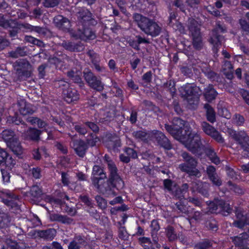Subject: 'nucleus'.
Segmentation results:
<instances>
[{
	"label": "nucleus",
	"instance_id": "nucleus-1",
	"mask_svg": "<svg viewBox=\"0 0 249 249\" xmlns=\"http://www.w3.org/2000/svg\"><path fill=\"white\" fill-rule=\"evenodd\" d=\"M165 127L175 139L182 142L192 153L199 155L205 150L199 135L193 132L182 119L175 118L173 120V126L165 124Z\"/></svg>",
	"mask_w": 249,
	"mask_h": 249
},
{
	"label": "nucleus",
	"instance_id": "nucleus-2",
	"mask_svg": "<svg viewBox=\"0 0 249 249\" xmlns=\"http://www.w3.org/2000/svg\"><path fill=\"white\" fill-rule=\"evenodd\" d=\"M133 18L139 27L146 35L152 37L160 35L161 28L156 22L139 14H135Z\"/></svg>",
	"mask_w": 249,
	"mask_h": 249
},
{
	"label": "nucleus",
	"instance_id": "nucleus-3",
	"mask_svg": "<svg viewBox=\"0 0 249 249\" xmlns=\"http://www.w3.org/2000/svg\"><path fill=\"white\" fill-rule=\"evenodd\" d=\"M109 171L110 172V179L108 185L104 186L108 190L107 193H105L107 196H114L116 195L115 192L112 190V187H116L118 189L122 188L124 184L123 180L117 174V169L114 163L111 160H107Z\"/></svg>",
	"mask_w": 249,
	"mask_h": 249
},
{
	"label": "nucleus",
	"instance_id": "nucleus-4",
	"mask_svg": "<svg viewBox=\"0 0 249 249\" xmlns=\"http://www.w3.org/2000/svg\"><path fill=\"white\" fill-rule=\"evenodd\" d=\"M184 163L179 165L178 168L182 172H186L191 176H198L200 173L196 168L197 161L186 152L182 154Z\"/></svg>",
	"mask_w": 249,
	"mask_h": 249
},
{
	"label": "nucleus",
	"instance_id": "nucleus-5",
	"mask_svg": "<svg viewBox=\"0 0 249 249\" xmlns=\"http://www.w3.org/2000/svg\"><path fill=\"white\" fill-rule=\"evenodd\" d=\"M179 92L184 97L190 104H194L197 102L198 97L199 89L192 84H187L179 88Z\"/></svg>",
	"mask_w": 249,
	"mask_h": 249
},
{
	"label": "nucleus",
	"instance_id": "nucleus-6",
	"mask_svg": "<svg viewBox=\"0 0 249 249\" xmlns=\"http://www.w3.org/2000/svg\"><path fill=\"white\" fill-rule=\"evenodd\" d=\"M92 175V180L94 186L101 193H107L108 190L104 186L108 185V183H105L102 185L100 184L102 183L101 180L106 178V175L103 170L100 166L95 165L93 167Z\"/></svg>",
	"mask_w": 249,
	"mask_h": 249
},
{
	"label": "nucleus",
	"instance_id": "nucleus-7",
	"mask_svg": "<svg viewBox=\"0 0 249 249\" xmlns=\"http://www.w3.org/2000/svg\"><path fill=\"white\" fill-rule=\"evenodd\" d=\"M199 26V23L196 20L193 18L189 19L188 28L193 37V45L197 49H200L202 45Z\"/></svg>",
	"mask_w": 249,
	"mask_h": 249
},
{
	"label": "nucleus",
	"instance_id": "nucleus-8",
	"mask_svg": "<svg viewBox=\"0 0 249 249\" xmlns=\"http://www.w3.org/2000/svg\"><path fill=\"white\" fill-rule=\"evenodd\" d=\"M16 73L20 78L27 77L30 75L32 67L30 63L26 59H22L17 61L14 64Z\"/></svg>",
	"mask_w": 249,
	"mask_h": 249
},
{
	"label": "nucleus",
	"instance_id": "nucleus-9",
	"mask_svg": "<svg viewBox=\"0 0 249 249\" xmlns=\"http://www.w3.org/2000/svg\"><path fill=\"white\" fill-rule=\"evenodd\" d=\"M84 74L85 79L90 87L99 91L103 90L104 84L101 80L95 76L90 71L85 69L84 71Z\"/></svg>",
	"mask_w": 249,
	"mask_h": 249
},
{
	"label": "nucleus",
	"instance_id": "nucleus-10",
	"mask_svg": "<svg viewBox=\"0 0 249 249\" xmlns=\"http://www.w3.org/2000/svg\"><path fill=\"white\" fill-rule=\"evenodd\" d=\"M208 206L209 211L211 213L221 212L223 214L226 215L230 213L231 211L230 205L223 200L210 202Z\"/></svg>",
	"mask_w": 249,
	"mask_h": 249
},
{
	"label": "nucleus",
	"instance_id": "nucleus-11",
	"mask_svg": "<svg viewBox=\"0 0 249 249\" xmlns=\"http://www.w3.org/2000/svg\"><path fill=\"white\" fill-rule=\"evenodd\" d=\"M228 133L242 148L246 149L249 146V137L245 131H241L236 133L235 131L229 129Z\"/></svg>",
	"mask_w": 249,
	"mask_h": 249
},
{
	"label": "nucleus",
	"instance_id": "nucleus-12",
	"mask_svg": "<svg viewBox=\"0 0 249 249\" xmlns=\"http://www.w3.org/2000/svg\"><path fill=\"white\" fill-rule=\"evenodd\" d=\"M203 131L208 135L210 136L217 142L220 143L224 142V139L219 133L212 126L206 122L201 124Z\"/></svg>",
	"mask_w": 249,
	"mask_h": 249
},
{
	"label": "nucleus",
	"instance_id": "nucleus-13",
	"mask_svg": "<svg viewBox=\"0 0 249 249\" xmlns=\"http://www.w3.org/2000/svg\"><path fill=\"white\" fill-rule=\"evenodd\" d=\"M224 31V29L221 26H219L216 30H214L212 31L211 38L210 39V42L213 45V51L216 53L218 51V48L221 46V42L222 41V37L217 34V31Z\"/></svg>",
	"mask_w": 249,
	"mask_h": 249
},
{
	"label": "nucleus",
	"instance_id": "nucleus-14",
	"mask_svg": "<svg viewBox=\"0 0 249 249\" xmlns=\"http://www.w3.org/2000/svg\"><path fill=\"white\" fill-rule=\"evenodd\" d=\"M5 162L7 170H11L16 164V161L6 152L0 148V164Z\"/></svg>",
	"mask_w": 249,
	"mask_h": 249
},
{
	"label": "nucleus",
	"instance_id": "nucleus-15",
	"mask_svg": "<svg viewBox=\"0 0 249 249\" xmlns=\"http://www.w3.org/2000/svg\"><path fill=\"white\" fill-rule=\"evenodd\" d=\"M63 93L65 101L68 103L76 101L79 98L77 90L71 88L69 87L67 89H63Z\"/></svg>",
	"mask_w": 249,
	"mask_h": 249
},
{
	"label": "nucleus",
	"instance_id": "nucleus-16",
	"mask_svg": "<svg viewBox=\"0 0 249 249\" xmlns=\"http://www.w3.org/2000/svg\"><path fill=\"white\" fill-rule=\"evenodd\" d=\"M191 185L192 186L191 187L193 192L198 191L204 196L208 195V188L209 186L208 183L196 181L192 182Z\"/></svg>",
	"mask_w": 249,
	"mask_h": 249
},
{
	"label": "nucleus",
	"instance_id": "nucleus-17",
	"mask_svg": "<svg viewBox=\"0 0 249 249\" xmlns=\"http://www.w3.org/2000/svg\"><path fill=\"white\" fill-rule=\"evenodd\" d=\"M18 106L19 111L23 116L32 114L34 112L32 106L27 104L24 100H20L18 102Z\"/></svg>",
	"mask_w": 249,
	"mask_h": 249
},
{
	"label": "nucleus",
	"instance_id": "nucleus-18",
	"mask_svg": "<svg viewBox=\"0 0 249 249\" xmlns=\"http://www.w3.org/2000/svg\"><path fill=\"white\" fill-rule=\"evenodd\" d=\"M249 237L248 234L244 232L238 236L232 237L231 239L236 246L241 248L247 245Z\"/></svg>",
	"mask_w": 249,
	"mask_h": 249
},
{
	"label": "nucleus",
	"instance_id": "nucleus-19",
	"mask_svg": "<svg viewBox=\"0 0 249 249\" xmlns=\"http://www.w3.org/2000/svg\"><path fill=\"white\" fill-rule=\"evenodd\" d=\"M53 21L56 26L62 30H68L70 27V21L61 15L55 17Z\"/></svg>",
	"mask_w": 249,
	"mask_h": 249
},
{
	"label": "nucleus",
	"instance_id": "nucleus-20",
	"mask_svg": "<svg viewBox=\"0 0 249 249\" xmlns=\"http://www.w3.org/2000/svg\"><path fill=\"white\" fill-rule=\"evenodd\" d=\"M236 214L237 220L233 223L235 227L242 228L246 224H249V217H248L247 214H244L240 211H237Z\"/></svg>",
	"mask_w": 249,
	"mask_h": 249
},
{
	"label": "nucleus",
	"instance_id": "nucleus-21",
	"mask_svg": "<svg viewBox=\"0 0 249 249\" xmlns=\"http://www.w3.org/2000/svg\"><path fill=\"white\" fill-rule=\"evenodd\" d=\"M156 138L159 143L165 149L169 150L172 148L168 139L163 133L157 132Z\"/></svg>",
	"mask_w": 249,
	"mask_h": 249
},
{
	"label": "nucleus",
	"instance_id": "nucleus-22",
	"mask_svg": "<svg viewBox=\"0 0 249 249\" xmlns=\"http://www.w3.org/2000/svg\"><path fill=\"white\" fill-rule=\"evenodd\" d=\"M18 198V196L12 194L9 191H0V200L7 205H11V201L13 199Z\"/></svg>",
	"mask_w": 249,
	"mask_h": 249
},
{
	"label": "nucleus",
	"instance_id": "nucleus-23",
	"mask_svg": "<svg viewBox=\"0 0 249 249\" xmlns=\"http://www.w3.org/2000/svg\"><path fill=\"white\" fill-rule=\"evenodd\" d=\"M199 2V0H177L175 5L182 11H184L185 6L187 5L191 7H195Z\"/></svg>",
	"mask_w": 249,
	"mask_h": 249
},
{
	"label": "nucleus",
	"instance_id": "nucleus-24",
	"mask_svg": "<svg viewBox=\"0 0 249 249\" xmlns=\"http://www.w3.org/2000/svg\"><path fill=\"white\" fill-rule=\"evenodd\" d=\"M73 147L77 155L81 157H84L87 148L85 143L82 141H76L73 142Z\"/></svg>",
	"mask_w": 249,
	"mask_h": 249
},
{
	"label": "nucleus",
	"instance_id": "nucleus-25",
	"mask_svg": "<svg viewBox=\"0 0 249 249\" xmlns=\"http://www.w3.org/2000/svg\"><path fill=\"white\" fill-rule=\"evenodd\" d=\"M169 24L176 30H178L180 33H184L185 29L182 24L176 19V15L175 13H170L169 18Z\"/></svg>",
	"mask_w": 249,
	"mask_h": 249
},
{
	"label": "nucleus",
	"instance_id": "nucleus-26",
	"mask_svg": "<svg viewBox=\"0 0 249 249\" xmlns=\"http://www.w3.org/2000/svg\"><path fill=\"white\" fill-rule=\"evenodd\" d=\"M217 95V92L213 89L212 85H209L204 89V96L206 100L211 102L214 100Z\"/></svg>",
	"mask_w": 249,
	"mask_h": 249
},
{
	"label": "nucleus",
	"instance_id": "nucleus-27",
	"mask_svg": "<svg viewBox=\"0 0 249 249\" xmlns=\"http://www.w3.org/2000/svg\"><path fill=\"white\" fill-rule=\"evenodd\" d=\"M50 219L52 221H57L65 224H69L72 222V220L70 217L58 213L51 214Z\"/></svg>",
	"mask_w": 249,
	"mask_h": 249
},
{
	"label": "nucleus",
	"instance_id": "nucleus-28",
	"mask_svg": "<svg viewBox=\"0 0 249 249\" xmlns=\"http://www.w3.org/2000/svg\"><path fill=\"white\" fill-rule=\"evenodd\" d=\"M41 131L37 129L30 128L26 132L23 133V136L26 139L38 140Z\"/></svg>",
	"mask_w": 249,
	"mask_h": 249
},
{
	"label": "nucleus",
	"instance_id": "nucleus-29",
	"mask_svg": "<svg viewBox=\"0 0 249 249\" xmlns=\"http://www.w3.org/2000/svg\"><path fill=\"white\" fill-rule=\"evenodd\" d=\"M8 146L15 154L20 155L22 153V147L18 137L10 142Z\"/></svg>",
	"mask_w": 249,
	"mask_h": 249
},
{
	"label": "nucleus",
	"instance_id": "nucleus-30",
	"mask_svg": "<svg viewBox=\"0 0 249 249\" xmlns=\"http://www.w3.org/2000/svg\"><path fill=\"white\" fill-rule=\"evenodd\" d=\"M1 136L4 141L7 143V145H8L9 143L12 142L15 138L17 137L14 132L10 129L3 130L1 133Z\"/></svg>",
	"mask_w": 249,
	"mask_h": 249
},
{
	"label": "nucleus",
	"instance_id": "nucleus-31",
	"mask_svg": "<svg viewBox=\"0 0 249 249\" xmlns=\"http://www.w3.org/2000/svg\"><path fill=\"white\" fill-rule=\"evenodd\" d=\"M62 46L70 51L80 52L84 49L83 45L80 44H75L71 42H64L62 43Z\"/></svg>",
	"mask_w": 249,
	"mask_h": 249
},
{
	"label": "nucleus",
	"instance_id": "nucleus-32",
	"mask_svg": "<svg viewBox=\"0 0 249 249\" xmlns=\"http://www.w3.org/2000/svg\"><path fill=\"white\" fill-rule=\"evenodd\" d=\"M78 18L84 21H89L91 17V14L90 12L85 8H81L79 9L78 12L77 13Z\"/></svg>",
	"mask_w": 249,
	"mask_h": 249
},
{
	"label": "nucleus",
	"instance_id": "nucleus-33",
	"mask_svg": "<svg viewBox=\"0 0 249 249\" xmlns=\"http://www.w3.org/2000/svg\"><path fill=\"white\" fill-rule=\"evenodd\" d=\"M55 230L50 229L46 231H42L39 232V236L42 238L48 240H52L55 236Z\"/></svg>",
	"mask_w": 249,
	"mask_h": 249
},
{
	"label": "nucleus",
	"instance_id": "nucleus-34",
	"mask_svg": "<svg viewBox=\"0 0 249 249\" xmlns=\"http://www.w3.org/2000/svg\"><path fill=\"white\" fill-rule=\"evenodd\" d=\"M224 74L227 78L231 79L232 78L233 67L230 62L226 61L222 68Z\"/></svg>",
	"mask_w": 249,
	"mask_h": 249
},
{
	"label": "nucleus",
	"instance_id": "nucleus-35",
	"mask_svg": "<svg viewBox=\"0 0 249 249\" xmlns=\"http://www.w3.org/2000/svg\"><path fill=\"white\" fill-rule=\"evenodd\" d=\"M78 36L83 40L93 39L95 37L94 33L89 28L85 29L83 32L79 33Z\"/></svg>",
	"mask_w": 249,
	"mask_h": 249
},
{
	"label": "nucleus",
	"instance_id": "nucleus-36",
	"mask_svg": "<svg viewBox=\"0 0 249 249\" xmlns=\"http://www.w3.org/2000/svg\"><path fill=\"white\" fill-rule=\"evenodd\" d=\"M9 56L17 58L20 56H23L26 55V52L25 51V48L24 47H18L15 50L11 51L8 53Z\"/></svg>",
	"mask_w": 249,
	"mask_h": 249
},
{
	"label": "nucleus",
	"instance_id": "nucleus-37",
	"mask_svg": "<svg viewBox=\"0 0 249 249\" xmlns=\"http://www.w3.org/2000/svg\"><path fill=\"white\" fill-rule=\"evenodd\" d=\"M81 75L80 70L74 71L72 70L68 72V76L76 83H80L81 81Z\"/></svg>",
	"mask_w": 249,
	"mask_h": 249
},
{
	"label": "nucleus",
	"instance_id": "nucleus-38",
	"mask_svg": "<svg viewBox=\"0 0 249 249\" xmlns=\"http://www.w3.org/2000/svg\"><path fill=\"white\" fill-rule=\"evenodd\" d=\"M165 189L175 195L176 191V183L172 181L170 179H166L163 181Z\"/></svg>",
	"mask_w": 249,
	"mask_h": 249
},
{
	"label": "nucleus",
	"instance_id": "nucleus-39",
	"mask_svg": "<svg viewBox=\"0 0 249 249\" xmlns=\"http://www.w3.org/2000/svg\"><path fill=\"white\" fill-rule=\"evenodd\" d=\"M204 107L206 109L207 120L211 123L215 122V114L213 109L209 104H206Z\"/></svg>",
	"mask_w": 249,
	"mask_h": 249
},
{
	"label": "nucleus",
	"instance_id": "nucleus-40",
	"mask_svg": "<svg viewBox=\"0 0 249 249\" xmlns=\"http://www.w3.org/2000/svg\"><path fill=\"white\" fill-rule=\"evenodd\" d=\"M210 160L214 163L217 164L220 162L219 158L216 155L215 153L211 148H207L205 150Z\"/></svg>",
	"mask_w": 249,
	"mask_h": 249
},
{
	"label": "nucleus",
	"instance_id": "nucleus-41",
	"mask_svg": "<svg viewBox=\"0 0 249 249\" xmlns=\"http://www.w3.org/2000/svg\"><path fill=\"white\" fill-rule=\"evenodd\" d=\"M12 24L15 25V20L6 19L3 15H0V26L5 28H8Z\"/></svg>",
	"mask_w": 249,
	"mask_h": 249
},
{
	"label": "nucleus",
	"instance_id": "nucleus-42",
	"mask_svg": "<svg viewBox=\"0 0 249 249\" xmlns=\"http://www.w3.org/2000/svg\"><path fill=\"white\" fill-rule=\"evenodd\" d=\"M166 234L170 241H174L177 238V234L173 227L168 226L166 229Z\"/></svg>",
	"mask_w": 249,
	"mask_h": 249
},
{
	"label": "nucleus",
	"instance_id": "nucleus-43",
	"mask_svg": "<svg viewBox=\"0 0 249 249\" xmlns=\"http://www.w3.org/2000/svg\"><path fill=\"white\" fill-rule=\"evenodd\" d=\"M188 189V184L186 183L183 184L179 190H177V188H176L175 196L179 198H181L182 197L184 196L183 194L187 192Z\"/></svg>",
	"mask_w": 249,
	"mask_h": 249
},
{
	"label": "nucleus",
	"instance_id": "nucleus-44",
	"mask_svg": "<svg viewBox=\"0 0 249 249\" xmlns=\"http://www.w3.org/2000/svg\"><path fill=\"white\" fill-rule=\"evenodd\" d=\"M43 153L46 155V151L45 148L41 147L39 149H34L33 151V156L35 159L38 160L40 159L41 156Z\"/></svg>",
	"mask_w": 249,
	"mask_h": 249
},
{
	"label": "nucleus",
	"instance_id": "nucleus-45",
	"mask_svg": "<svg viewBox=\"0 0 249 249\" xmlns=\"http://www.w3.org/2000/svg\"><path fill=\"white\" fill-rule=\"evenodd\" d=\"M80 240H83L80 236L76 237L75 240L70 243L68 249H79V244H82V241Z\"/></svg>",
	"mask_w": 249,
	"mask_h": 249
},
{
	"label": "nucleus",
	"instance_id": "nucleus-46",
	"mask_svg": "<svg viewBox=\"0 0 249 249\" xmlns=\"http://www.w3.org/2000/svg\"><path fill=\"white\" fill-rule=\"evenodd\" d=\"M218 114L226 119H230L231 117L230 112L228 109L224 107H219L218 109Z\"/></svg>",
	"mask_w": 249,
	"mask_h": 249
},
{
	"label": "nucleus",
	"instance_id": "nucleus-47",
	"mask_svg": "<svg viewBox=\"0 0 249 249\" xmlns=\"http://www.w3.org/2000/svg\"><path fill=\"white\" fill-rule=\"evenodd\" d=\"M31 195L34 197H38L42 193V191L38 185H33L30 190Z\"/></svg>",
	"mask_w": 249,
	"mask_h": 249
},
{
	"label": "nucleus",
	"instance_id": "nucleus-48",
	"mask_svg": "<svg viewBox=\"0 0 249 249\" xmlns=\"http://www.w3.org/2000/svg\"><path fill=\"white\" fill-rule=\"evenodd\" d=\"M139 240L142 245L145 249H149L151 247V243L149 238L147 237H142L140 238Z\"/></svg>",
	"mask_w": 249,
	"mask_h": 249
},
{
	"label": "nucleus",
	"instance_id": "nucleus-49",
	"mask_svg": "<svg viewBox=\"0 0 249 249\" xmlns=\"http://www.w3.org/2000/svg\"><path fill=\"white\" fill-rule=\"evenodd\" d=\"M98 206L102 209H106L107 206V202L105 199L100 196H96L95 197Z\"/></svg>",
	"mask_w": 249,
	"mask_h": 249
},
{
	"label": "nucleus",
	"instance_id": "nucleus-50",
	"mask_svg": "<svg viewBox=\"0 0 249 249\" xmlns=\"http://www.w3.org/2000/svg\"><path fill=\"white\" fill-rule=\"evenodd\" d=\"M88 55L90 57L93 64L99 62V55L93 51L90 50L88 52Z\"/></svg>",
	"mask_w": 249,
	"mask_h": 249
},
{
	"label": "nucleus",
	"instance_id": "nucleus-51",
	"mask_svg": "<svg viewBox=\"0 0 249 249\" xmlns=\"http://www.w3.org/2000/svg\"><path fill=\"white\" fill-rule=\"evenodd\" d=\"M133 135L136 139H140L141 140H144L147 136V133L142 131L134 132Z\"/></svg>",
	"mask_w": 249,
	"mask_h": 249
},
{
	"label": "nucleus",
	"instance_id": "nucleus-52",
	"mask_svg": "<svg viewBox=\"0 0 249 249\" xmlns=\"http://www.w3.org/2000/svg\"><path fill=\"white\" fill-rule=\"evenodd\" d=\"M233 120L237 125H243L245 121L243 116L240 114H235L233 117Z\"/></svg>",
	"mask_w": 249,
	"mask_h": 249
},
{
	"label": "nucleus",
	"instance_id": "nucleus-53",
	"mask_svg": "<svg viewBox=\"0 0 249 249\" xmlns=\"http://www.w3.org/2000/svg\"><path fill=\"white\" fill-rule=\"evenodd\" d=\"M212 245L208 241H205L200 243L196 245L195 249H208Z\"/></svg>",
	"mask_w": 249,
	"mask_h": 249
},
{
	"label": "nucleus",
	"instance_id": "nucleus-54",
	"mask_svg": "<svg viewBox=\"0 0 249 249\" xmlns=\"http://www.w3.org/2000/svg\"><path fill=\"white\" fill-rule=\"evenodd\" d=\"M42 249H63V248L59 243L53 242L52 244L49 246H44Z\"/></svg>",
	"mask_w": 249,
	"mask_h": 249
},
{
	"label": "nucleus",
	"instance_id": "nucleus-55",
	"mask_svg": "<svg viewBox=\"0 0 249 249\" xmlns=\"http://www.w3.org/2000/svg\"><path fill=\"white\" fill-rule=\"evenodd\" d=\"M1 172L2 174L3 183H7L9 182L10 178L9 173H8L5 169H1Z\"/></svg>",
	"mask_w": 249,
	"mask_h": 249
},
{
	"label": "nucleus",
	"instance_id": "nucleus-56",
	"mask_svg": "<svg viewBox=\"0 0 249 249\" xmlns=\"http://www.w3.org/2000/svg\"><path fill=\"white\" fill-rule=\"evenodd\" d=\"M125 154L130 158H136L137 157V153L132 148H127L124 150Z\"/></svg>",
	"mask_w": 249,
	"mask_h": 249
},
{
	"label": "nucleus",
	"instance_id": "nucleus-57",
	"mask_svg": "<svg viewBox=\"0 0 249 249\" xmlns=\"http://www.w3.org/2000/svg\"><path fill=\"white\" fill-rule=\"evenodd\" d=\"M207 173L209 177V178H213V176L217 175L215 173V169L213 166H209L207 168Z\"/></svg>",
	"mask_w": 249,
	"mask_h": 249
},
{
	"label": "nucleus",
	"instance_id": "nucleus-58",
	"mask_svg": "<svg viewBox=\"0 0 249 249\" xmlns=\"http://www.w3.org/2000/svg\"><path fill=\"white\" fill-rule=\"evenodd\" d=\"M32 174L35 178H39L41 177V169L38 167L33 168L32 170Z\"/></svg>",
	"mask_w": 249,
	"mask_h": 249
},
{
	"label": "nucleus",
	"instance_id": "nucleus-59",
	"mask_svg": "<svg viewBox=\"0 0 249 249\" xmlns=\"http://www.w3.org/2000/svg\"><path fill=\"white\" fill-rule=\"evenodd\" d=\"M59 0H46L44 4L46 7H54L59 2Z\"/></svg>",
	"mask_w": 249,
	"mask_h": 249
},
{
	"label": "nucleus",
	"instance_id": "nucleus-60",
	"mask_svg": "<svg viewBox=\"0 0 249 249\" xmlns=\"http://www.w3.org/2000/svg\"><path fill=\"white\" fill-rule=\"evenodd\" d=\"M36 124L39 128L48 131V124L44 121L38 119Z\"/></svg>",
	"mask_w": 249,
	"mask_h": 249
},
{
	"label": "nucleus",
	"instance_id": "nucleus-61",
	"mask_svg": "<svg viewBox=\"0 0 249 249\" xmlns=\"http://www.w3.org/2000/svg\"><path fill=\"white\" fill-rule=\"evenodd\" d=\"M9 45V42L7 39L0 36V51L3 50Z\"/></svg>",
	"mask_w": 249,
	"mask_h": 249
},
{
	"label": "nucleus",
	"instance_id": "nucleus-62",
	"mask_svg": "<svg viewBox=\"0 0 249 249\" xmlns=\"http://www.w3.org/2000/svg\"><path fill=\"white\" fill-rule=\"evenodd\" d=\"M17 26V23L15 22V25L14 24H12L11 26L8 28L9 29H12V30H9L10 36L12 37L15 36L18 33V28Z\"/></svg>",
	"mask_w": 249,
	"mask_h": 249
},
{
	"label": "nucleus",
	"instance_id": "nucleus-63",
	"mask_svg": "<svg viewBox=\"0 0 249 249\" xmlns=\"http://www.w3.org/2000/svg\"><path fill=\"white\" fill-rule=\"evenodd\" d=\"M151 227L153 231L157 232L160 229L159 223L157 220H153L151 222Z\"/></svg>",
	"mask_w": 249,
	"mask_h": 249
},
{
	"label": "nucleus",
	"instance_id": "nucleus-64",
	"mask_svg": "<svg viewBox=\"0 0 249 249\" xmlns=\"http://www.w3.org/2000/svg\"><path fill=\"white\" fill-rule=\"evenodd\" d=\"M241 93L242 95V96L246 103L249 106V93L248 91L245 90H242L241 91Z\"/></svg>",
	"mask_w": 249,
	"mask_h": 249
}]
</instances>
